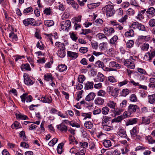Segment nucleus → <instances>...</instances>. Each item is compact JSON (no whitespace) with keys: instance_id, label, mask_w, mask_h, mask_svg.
I'll list each match as a JSON object with an SVG mask.
<instances>
[{"instance_id":"0eeeda50","label":"nucleus","mask_w":155,"mask_h":155,"mask_svg":"<svg viewBox=\"0 0 155 155\" xmlns=\"http://www.w3.org/2000/svg\"><path fill=\"white\" fill-rule=\"evenodd\" d=\"M124 63V65L128 68L133 69L135 68V65L133 59H128L126 60H125Z\"/></svg>"},{"instance_id":"5701e85b","label":"nucleus","mask_w":155,"mask_h":155,"mask_svg":"<svg viewBox=\"0 0 155 155\" xmlns=\"http://www.w3.org/2000/svg\"><path fill=\"white\" fill-rule=\"evenodd\" d=\"M58 70L61 72L66 71L67 67L64 64L59 65L58 66Z\"/></svg>"},{"instance_id":"473e14b6","label":"nucleus","mask_w":155,"mask_h":155,"mask_svg":"<svg viewBox=\"0 0 155 155\" xmlns=\"http://www.w3.org/2000/svg\"><path fill=\"white\" fill-rule=\"evenodd\" d=\"M84 126L86 128L91 129L93 125L91 122L87 121L84 123Z\"/></svg>"},{"instance_id":"bf43d9fd","label":"nucleus","mask_w":155,"mask_h":155,"mask_svg":"<svg viewBox=\"0 0 155 155\" xmlns=\"http://www.w3.org/2000/svg\"><path fill=\"white\" fill-rule=\"evenodd\" d=\"M149 26L151 27L155 26V19L153 18L151 19L148 22Z\"/></svg>"},{"instance_id":"0e129e2a","label":"nucleus","mask_w":155,"mask_h":155,"mask_svg":"<svg viewBox=\"0 0 155 155\" xmlns=\"http://www.w3.org/2000/svg\"><path fill=\"white\" fill-rule=\"evenodd\" d=\"M81 16L80 15L78 16V17H75L72 19V21L74 22V21L77 22L81 21Z\"/></svg>"},{"instance_id":"20e7f679","label":"nucleus","mask_w":155,"mask_h":155,"mask_svg":"<svg viewBox=\"0 0 155 155\" xmlns=\"http://www.w3.org/2000/svg\"><path fill=\"white\" fill-rule=\"evenodd\" d=\"M155 57V50L147 52L145 55L144 59L147 61H151L152 59Z\"/></svg>"},{"instance_id":"58836bf2","label":"nucleus","mask_w":155,"mask_h":155,"mask_svg":"<svg viewBox=\"0 0 155 155\" xmlns=\"http://www.w3.org/2000/svg\"><path fill=\"white\" fill-rule=\"evenodd\" d=\"M134 31L133 30L131 29L129 31H127L125 34V36L127 37H132L134 36Z\"/></svg>"},{"instance_id":"603ef678","label":"nucleus","mask_w":155,"mask_h":155,"mask_svg":"<svg viewBox=\"0 0 155 155\" xmlns=\"http://www.w3.org/2000/svg\"><path fill=\"white\" fill-rule=\"evenodd\" d=\"M55 46L58 47L59 49L64 47V44L59 42H56L55 44Z\"/></svg>"},{"instance_id":"2eb2a0df","label":"nucleus","mask_w":155,"mask_h":155,"mask_svg":"<svg viewBox=\"0 0 155 155\" xmlns=\"http://www.w3.org/2000/svg\"><path fill=\"white\" fill-rule=\"evenodd\" d=\"M148 16H151L152 17L155 15V9L152 7H150L146 11Z\"/></svg>"},{"instance_id":"4be33fe9","label":"nucleus","mask_w":155,"mask_h":155,"mask_svg":"<svg viewBox=\"0 0 155 155\" xmlns=\"http://www.w3.org/2000/svg\"><path fill=\"white\" fill-rule=\"evenodd\" d=\"M107 43L106 42H103L100 43L99 45V48L100 51L105 50L107 49Z\"/></svg>"},{"instance_id":"393cba45","label":"nucleus","mask_w":155,"mask_h":155,"mask_svg":"<svg viewBox=\"0 0 155 155\" xmlns=\"http://www.w3.org/2000/svg\"><path fill=\"white\" fill-rule=\"evenodd\" d=\"M44 79L47 81H52L54 78L52 77V74L50 73H47L45 74L44 76Z\"/></svg>"},{"instance_id":"423d86ee","label":"nucleus","mask_w":155,"mask_h":155,"mask_svg":"<svg viewBox=\"0 0 155 155\" xmlns=\"http://www.w3.org/2000/svg\"><path fill=\"white\" fill-rule=\"evenodd\" d=\"M71 23L70 20L63 21L61 22V27L62 30L68 31L71 26Z\"/></svg>"},{"instance_id":"cd10ccee","label":"nucleus","mask_w":155,"mask_h":155,"mask_svg":"<svg viewBox=\"0 0 155 155\" xmlns=\"http://www.w3.org/2000/svg\"><path fill=\"white\" fill-rule=\"evenodd\" d=\"M103 143L104 146L107 148L110 147L112 146L111 142L109 140H104Z\"/></svg>"},{"instance_id":"79ce46f5","label":"nucleus","mask_w":155,"mask_h":155,"mask_svg":"<svg viewBox=\"0 0 155 155\" xmlns=\"http://www.w3.org/2000/svg\"><path fill=\"white\" fill-rule=\"evenodd\" d=\"M103 129L105 131H108L113 129V127L109 126L107 125H102Z\"/></svg>"},{"instance_id":"f257e3e1","label":"nucleus","mask_w":155,"mask_h":155,"mask_svg":"<svg viewBox=\"0 0 155 155\" xmlns=\"http://www.w3.org/2000/svg\"><path fill=\"white\" fill-rule=\"evenodd\" d=\"M104 12H106L107 17H110L113 15L115 11L114 9V6L111 5H106L103 8Z\"/></svg>"},{"instance_id":"7ed1b4c3","label":"nucleus","mask_w":155,"mask_h":155,"mask_svg":"<svg viewBox=\"0 0 155 155\" xmlns=\"http://www.w3.org/2000/svg\"><path fill=\"white\" fill-rule=\"evenodd\" d=\"M21 101L22 102H30L32 100L33 98L31 95H28L26 93L23 94L20 96Z\"/></svg>"},{"instance_id":"39448f33","label":"nucleus","mask_w":155,"mask_h":155,"mask_svg":"<svg viewBox=\"0 0 155 155\" xmlns=\"http://www.w3.org/2000/svg\"><path fill=\"white\" fill-rule=\"evenodd\" d=\"M23 22L24 25L26 26L28 25L34 26L35 25V20L33 18H28L23 20Z\"/></svg>"},{"instance_id":"6e6552de","label":"nucleus","mask_w":155,"mask_h":155,"mask_svg":"<svg viewBox=\"0 0 155 155\" xmlns=\"http://www.w3.org/2000/svg\"><path fill=\"white\" fill-rule=\"evenodd\" d=\"M104 31L105 35L107 36L111 35L115 31L114 29L111 27L105 28L104 29Z\"/></svg>"},{"instance_id":"a19ab883","label":"nucleus","mask_w":155,"mask_h":155,"mask_svg":"<svg viewBox=\"0 0 155 155\" xmlns=\"http://www.w3.org/2000/svg\"><path fill=\"white\" fill-rule=\"evenodd\" d=\"M130 135L132 137H134L137 134V127H134L133 129L130 131Z\"/></svg>"},{"instance_id":"f3484780","label":"nucleus","mask_w":155,"mask_h":155,"mask_svg":"<svg viewBox=\"0 0 155 155\" xmlns=\"http://www.w3.org/2000/svg\"><path fill=\"white\" fill-rule=\"evenodd\" d=\"M138 108L139 107L136 105L130 104L128 107V110L131 113L136 112Z\"/></svg>"},{"instance_id":"ddd939ff","label":"nucleus","mask_w":155,"mask_h":155,"mask_svg":"<svg viewBox=\"0 0 155 155\" xmlns=\"http://www.w3.org/2000/svg\"><path fill=\"white\" fill-rule=\"evenodd\" d=\"M39 100L45 103H51L52 102V98L51 97H42L39 98Z\"/></svg>"},{"instance_id":"ea45409f","label":"nucleus","mask_w":155,"mask_h":155,"mask_svg":"<svg viewBox=\"0 0 155 155\" xmlns=\"http://www.w3.org/2000/svg\"><path fill=\"white\" fill-rule=\"evenodd\" d=\"M123 111V110L122 109L118 108H117L114 109L113 110V112L115 114V115H118L120 114Z\"/></svg>"},{"instance_id":"864d4df0","label":"nucleus","mask_w":155,"mask_h":155,"mask_svg":"<svg viewBox=\"0 0 155 155\" xmlns=\"http://www.w3.org/2000/svg\"><path fill=\"white\" fill-rule=\"evenodd\" d=\"M126 13L130 15H133L135 13V11L133 9L129 8L126 11Z\"/></svg>"},{"instance_id":"a18cd8bd","label":"nucleus","mask_w":155,"mask_h":155,"mask_svg":"<svg viewBox=\"0 0 155 155\" xmlns=\"http://www.w3.org/2000/svg\"><path fill=\"white\" fill-rule=\"evenodd\" d=\"M149 47V45L146 43H144L141 46V49L143 51H147Z\"/></svg>"},{"instance_id":"f03ea898","label":"nucleus","mask_w":155,"mask_h":155,"mask_svg":"<svg viewBox=\"0 0 155 155\" xmlns=\"http://www.w3.org/2000/svg\"><path fill=\"white\" fill-rule=\"evenodd\" d=\"M109 67L110 68H113V71H116L117 69H119L121 68L122 65L118 64L115 61H111L109 63Z\"/></svg>"},{"instance_id":"e433bc0d","label":"nucleus","mask_w":155,"mask_h":155,"mask_svg":"<svg viewBox=\"0 0 155 155\" xmlns=\"http://www.w3.org/2000/svg\"><path fill=\"white\" fill-rule=\"evenodd\" d=\"M21 68L23 71H24V70L30 71L31 70V68L30 67L29 64H28L21 65Z\"/></svg>"},{"instance_id":"aec40b11","label":"nucleus","mask_w":155,"mask_h":155,"mask_svg":"<svg viewBox=\"0 0 155 155\" xmlns=\"http://www.w3.org/2000/svg\"><path fill=\"white\" fill-rule=\"evenodd\" d=\"M68 56L72 58V59H74L78 56V53L68 51L67 52Z\"/></svg>"},{"instance_id":"1a4fd4ad","label":"nucleus","mask_w":155,"mask_h":155,"mask_svg":"<svg viewBox=\"0 0 155 155\" xmlns=\"http://www.w3.org/2000/svg\"><path fill=\"white\" fill-rule=\"evenodd\" d=\"M24 82L27 85H31L34 82L30 78L29 76L26 74H24Z\"/></svg>"},{"instance_id":"9d476101","label":"nucleus","mask_w":155,"mask_h":155,"mask_svg":"<svg viewBox=\"0 0 155 155\" xmlns=\"http://www.w3.org/2000/svg\"><path fill=\"white\" fill-rule=\"evenodd\" d=\"M104 79V75L100 73H98L96 77L94 79L95 82H103Z\"/></svg>"},{"instance_id":"338daca9","label":"nucleus","mask_w":155,"mask_h":155,"mask_svg":"<svg viewBox=\"0 0 155 155\" xmlns=\"http://www.w3.org/2000/svg\"><path fill=\"white\" fill-rule=\"evenodd\" d=\"M138 24L139 22H134L130 26V27L134 29H137Z\"/></svg>"},{"instance_id":"f8f14e48","label":"nucleus","mask_w":155,"mask_h":155,"mask_svg":"<svg viewBox=\"0 0 155 155\" xmlns=\"http://www.w3.org/2000/svg\"><path fill=\"white\" fill-rule=\"evenodd\" d=\"M118 130V134L120 136L123 138L127 137V135L125 130L120 127L119 128Z\"/></svg>"},{"instance_id":"6e6d98bb","label":"nucleus","mask_w":155,"mask_h":155,"mask_svg":"<svg viewBox=\"0 0 155 155\" xmlns=\"http://www.w3.org/2000/svg\"><path fill=\"white\" fill-rule=\"evenodd\" d=\"M69 123L70 125L72 127H76L77 128H79L80 127V125L76 122H74L73 121H69Z\"/></svg>"},{"instance_id":"4c0bfd02","label":"nucleus","mask_w":155,"mask_h":155,"mask_svg":"<svg viewBox=\"0 0 155 155\" xmlns=\"http://www.w3.org/2000/svg\"><path fill=\"white\" fill-rule=\"evenodd\" d=\"M64 145V143H59L57 147V151L58 153L59 154H61L62 152V147Z\"/></svg>"},{"instance_id":"09e8293b","label":"nucleus","mask_w":155,"mask_h":155,"mask_svg":"<svg viewBox=\"0 0 155 155\" xmlns=\"http://www.w3.org/2000/svg\"><path fill=\"white\" fill-rule=\"evenodd\" d=\"M33 10V9L31 7H30L25 9L23 12L24 14H27L29 12H32Z\"/></svg>"},{"instance_id":"052dcab7","label":"nucleus","mask_w":155,"mask_h":155,"mask_svg":"<svg viewBox=\"0 0 155 155\" xmlns=\"http://www.w3.org/2000/svg\"><path fill=\"white\" fill-rule=\"evenodd\" d=\"M79 51L81 53L84 54L88 51V48L87 47H81L80 48Z\"/></svg>"},{"instance_id":"72a5a7b5","label":"nucleus","mask_w":155,"mask_h":155,"mask_svg":"<svg viewBox=\"0 0 155 155\" xmlns=\"http://www.w3.org/2000/svg\"><path fill=\"white\" fill-rule=\"evenodd\" d=\"M117 39V36L116 35H114L110 39V43L112 44L116 45Z\"/></svg>"},{"instance_id":"2f4dec72","label":"nucleus","mask_w":155,"mask_h":155,"mask_svg":"<svg viewBox=\"0 0 155 155\" xmlns=\"http://www.w3.org/2000/svg\"><path fill=\"white\" fill-rule=\"evenodd\" d=\"M141 124H144L146 125L149 124L150 122V118L148 117H142Z\"/></svg>"},{"instance_id":"b1692460","label":"nucleus","mask_w":155,"mask_h":155,"mask_svg":"<svg viewBox=\"0 0 155 155\" xmlns=\"http://www.w3.org/2000/svg\"><path fill=\"white\" fill-rule=\"evenodd\" d=\"M93 82L87 81L85 84V88L86 90L91 89L93 88Z\"/></svg>"},{"instance_id":"e2e57ef3","label":"nucleus","mask_w":155,"mask_h":155,"mask_svg":"<svg viewBox=\"0 0 155 155\" xmlns=\"http://www.w3.org/2000/svg\"><path fill=\"white\" fill-rule=\"evenodd\" d=\"M121 150L122 152V154H125L127 153L129 151V148L127 147L124 148H122L121 149Z\"/></svg>"},{"instance_id":"49530a36","label":"nucleus","mask_w":155,"mask_h":155,"mask_svg":"<svg viewBox=\"0 0 155 155\" xmlns=\"http://www.w3.org/2000/svg\"><path fill=\"white\" fill-rule=\"evenodd\" d=\"M20 124L17 121H15L12 124L11 126L12 129H16L18 128H20L19 127Z\"/></svg>"},{"instance_id":"69168bd1","label":"nucleus","mask_w":155,"mask_h":155,"mask_svg":"<svg viewBox=\"0 0 155 155\" xmlns=\"http://www.w3.org/2000/svg\"><path fill=\"white\" fill-rule=\"evenodd\" d=\"M91 45L92 48L93 49H94L95 50L97 49L99 46L98 43L97 42H91Z\"/></svg>"},{"instance_id":"4d7b16f0","label":"nucleus","mask_w":155,"mask_h":155,"mask_svg":"<svg viewBox=\"0 0 155 155\" xmlns=\"http://www.w3.org/2000/svg\"><path fill=\"white\" fill-rule=\"evenodd\" d=\"M134 42L133 40L128 41L127 43V46L128 48H131L133 46Z\"/></svg>"},{"instance_id":"37998d69","label":"nucleus","mask_w":155,"mask_h":155,"mask_svg":"<svg viewBox=\"0 0 155 155\" xmlns=\"http://www.w3.org/2000/svg\"><path fill=\"white\" fill-rule=\"evenodd\" d=\"M44 24L47 27H50L53 25L54 22L52 20H46L44 21Z\"/></svg>"},{"instance_id":"4468645a","label":"nucleus","mask_w":155,"mask_h":155,"mask_svg":"<svg viewBox=\"0 0 155 155\" xmlns=\"http://www.w3.org/2000/svg\"><path fill=\"white\" fill-rule=\"evenodd\" d=\"M138 120V119L135 118L130 119L127 121L126 123V125L128 126L136 124Z\"/></svg>"},{"instance_id":"680f3d73","label":"nucleus","mask_w":155,"mask_h":155,"mask_svg":"<svg viewBox=\"0 0 155 155\" xmlns=\"http://www.w3.org/2000/svg\"><path fill=\"white\" fill-rule=\"evenodd\" d=\"M85 79V78L83 75H80L78 78V81L81 83H82Z\"/></svg>"},{"instance_id":"7c9ffc66","label":"nucleus","mask_w":155,"mask_h":155,"mask_svg":"<svg viewBox=\"0 0 155 155\" xmlns=\"http://www.w3.org/2000/svg\"><path fill=\"white\" fill-rule=\"evenodd\" d=\"M124 119V117L122 115L119 116L117 118L113 119L111 121L112 123L117 122L118 123Z\"/></svg>"},{"instance_id":"a211bd4d","label":"nucleus","mask_w":155,"mask_h":155,"mask_svg":"<svg viewBox=\"0 0 155 155\" xmlns=\"http://www.w3.org/2000/svg\"><path fill=\"white\" fill-rule=\"evenodd\" d=\"M65 47L60 49L58 50L57 54L60 58L64 57L65 55V51L64 50Z\"/></svg>"},{"instance_id":"412c9836","label":"nucleus","mask_w":155,"mask_h":155,"mask_svg":"<svg viewBox=\"0 0 155 155\" xmlns=\"http://www.w3.org/2000/svg\"><path fill=\"white\" fill-rule=\"evenodd\" d=\"M82 117H84L83 120H85L87 118L91 119V113H82L81 114Z\"/></svg>"},{"instance_id":"3c124183","label":"nucleus","mask_w":155,"mask_h":155,"mask_svg":"<svg viewBox=\"0 0 155 155\" xmlns=\"http://www.w3.org/2000/svg\"><path fill=\"white\" fill-rule=\"evenodd\" d=\"M95 64L97 67L102 68L104 66V64L103 62L98 60L95 63Z\"/></svg>"},{"instance_id":"bb28decb","label":"nucleus","mask_w":155,"mask_h":155,"mask_svg":"<svg viewBox=\"0 0 155 155\" xmlns=\"http://www.w3.org/2000/svg\"><path fill=\"white\" fill-rule=\"evenodd\" d=\"M9 37L13 41H16L18 40L17 35L13 32H11L9 34Z\"/></svg>"},{"instance_id":"5fc2aeb1","label":"nucleus","mask_w":155,"mask_h":155,"mask_svg":"<svg viewBox=\"0 0 155 155\" xmlns=\"http://www.w3.org/2000/svg\"><path fill=\"white\" fill-rule=\"evenodd\" d=\"M86 152V149L83 148L79 152L76 153L75 155H85Z\"/></svg>"},{"instance_id":"a878e982","label":"nucleus","mask_w":155,"mask_h":155,"mask_svg":"<svg viewBox=\"0 0 155 155\" xmlns=\"http://www.w3.org/2000/svg\"><path fill=\"white\" fill-rule=\"evenodd\" d=\"M107 105L110 108L115 109L117 107V104L116 103L111 101H109L107 103Z\"/></svg>"},{"instance_id":"f704fd0d","label":"nucleus","mask_w":155,"mask_h":155,"mask_svg":"<svg viewBox=\"0 0 155 155\" xmlns=\"http://www.w3.org/2000/svg\"><path fill=\"white\" fill-rule=\"evenodd\" d=\"M37 47L41 50H43L44 49L45 46L42 42L41 41H38L36 44Z\"/></svg>"},{"instance_id":"9b49d317","label":"nucleus","mask_w":155,"mask_h":155,"mask_svg":"<svg viewBox=\"0 0 155 155\" xmlns=\"http://www.w3.org/2000/svg\"><path fill=\"white\" fill-rule=\"evenodd\" d=\"M148 103L150 104H155V94L148 95Z\"/></svg>"},{"instance_id":"8fccbe9b","label":"nucleus","mask_w":155,"mask_h":155,"mask_svg":"<svg viewBox=\"0 0 155 155\" xmlns=\"http://www.w3.org/2000/svg\"><path fill=\"white\" fill-rule=\"evenodd\" d=\"M139 31H146V28L144 25L140 23H139L137 28Z\"/></svg>"},{"instance_id":"de8ad7c7","label":"nucleus","mask_w":155,"mask_h":155,"mask_svg":"<svg viewBox=\"0 0 155 155\" xmlns=\"http://www.w3.org/2000/svg\"><path fill=\"white\" fill-rule=\"evenodd\" d=\"M109 109L107 107H105L102 108L101 111L103 114L106 115L108 114Z\"/></svg>"},{"instance_id":"6ab92c4d","label":"nucleus","mask_w":155,"mask_h":155,"mask_svg":"<svg viewBox=\"0 0 155 155\" xmlns=\"http://www.w3.org/2000/svg\"><path fill=\"white\" fill-rule=\"evenodd\" d=\"M95 96V95L94 93H90L86 96L85 100L88 101H91L94 99Z\"/></svg>"},{"instance_id":"dca6fc26","label":"nucleus","mask_w":155,"mask_h":155,"mask_svg":"<svg viewBox=\"0 0 155 155\" xmlns=\"http://www.w3.org/2000/svg\"><path fill=\"white\" fill-rule=\"evenodd\" d=\"M57 128L61 131L66 132L68 130L67 127L63 124L57 126Z\"/></svg>"},{"instance_id":"c9c22d12","label":"nucleus","mask_w":155,"mask_h":155,"mask_svg":"<svg viewBox=\"0 0 155 155\" xmlns=\"http://www.w3.org/2000/svg\"><path fill=\"white\" fill-rule=\"evenodd\" d=\"M119 93V90L117 88H115L112 91L111 94L114 97H117Z\"/></svg>"},{"instance_id":"13d9d810","label":"nucleus","mask_w":155,"mask_h":155,"mask_svg":"<svg viewBox=\"0 0 155 155\" xmlns=\"http://www.w3.org/2000/svg\"><path fill=\"white\" fill-rule=\"evenodd\" d=\"M106 94V92L103 90H100L98 91L97 93V95L98 96L104 97Z\"/></svg>"},{"instance_id":"c03bdc74","label":"nucleus","mask_w":155,"mask_h":155,"mask_svg":"<svg viewBox=\"0 0 155 155\" xmlns=\"http://www.w3.org/2000/svg\"><path fill=\"white\" fill-rule=\"evenodd\" d=\"M58 139L56 138H54L51 140L48 143V145L51 147L53 146L57 143Z\"/></svg>"},{"instance_id":"774afa93","label":"nucleus","mask_w":155,"mask_h":155,"mask_svg":"<svg viewBox=\"0 0 155 155\" xmlns=\"http://www.w3.org/2000/svg\"><path fill=\"white\" fill-rule=\"evenodd\" d=\"M129 93V90L127 89H124L121 92V94L123 96H126Z\"/></svg>"},{"instance_id":"c756f323","label":"nucleus","mask_w":155,"mask_h":155,"mask_svg":"<svg viewBox=\"0 0 155 155\" xmlns=\"http://www.w3.org/2000/svg\"><path fill=\"white\" fill-rule=\"evenodd\" d=\"M94 102L97 105H102L104 103V101L101 97H97L95 100Z\"/></svg>"},{"instance_id":"c85d7f7f","label":"nucleus","mask_w":155,"mask_h":155,"mask_svg":"<svg viewBox=\"0 0 155 155\" xmlns=\"http://www.w3.org/2000/svg\"><path fill=\"white\" fill-rule=\"evenodd\" d=\"M102 125L107 124L109 121H110L111 117L107 116H103L102 118Z\"/></svg>"}]
</instances>
